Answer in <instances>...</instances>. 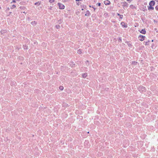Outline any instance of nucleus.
<instances>
[{"mask_svg":"<svg viewBox=\"0 0 158 158\" xmlns=\"http://www.w3.org/2000/svg\"><path fill=\"white\" fill-rule=\"evenodd\" d=\"M140 92L144 91L145 90V87L143 86H140L138 88Z\"/></svg>","mask_w":158,"mask_h":158,"instance_id":"f257e3e1","label":"nucleus"},{"mask_svg":"<svg viewBox=\"0 0 158 158\" xmlns=\"http://www.w3.org/2000/svg\"><path fill=\"white\" fill-rule=\"evenodd\" d=\"M145 36H143L142 35H140L139 37H138V38L139 40L141 41H143L144 40V38Z\"/></svg>","mask_w":158,"mask_h":158,"instance_id":"f03ea898","label":"nucleus"},{"mask_svg":"<svg viewBox=\"0 0 158 158\" xmlns=\"http://www.w3.org/2000/svg\"><path fill=\"white\" fill-rule=\"evenodd\" d=\"M59 8L61 9H64V6L61 3H58Z\"/></svg>","mask_w":158,"mask_h":158,"instance_id":"7ed1b4c3","label":"nucleus"},{"mask_svg":"<svg viewBox=\"0 0 158 158\" xmlns=\"http://www.w3.org/2000/svg\"><path fill=\"white\" fill-rule=\"evenodd\" d=\"M155 2L153 1H152L150 2L149 5L151 6H152L155 5Z\"/></svg>","mask_w":158,"mask_h":158,"instance_id":"20e7f679","label":"nucleus"},{"mask_svg":"<svg viewBox=\"0 0 158 158\" xmlns=\"http://www.w3.org/2000/svg\"><path fill=\"white\" fill-rule=\"evenodd\" d=\"M104 3L105 5H108L110 4V2L108 0H106L104 2Z\"/></svg>","mask_w":158,"mask_h":158,"instance_id":"39448f33","label":"nucleus"},{"mask_svg":"<svg viewBox=\"0 0 158 158\" xmlns=\"http://www.w3.org/2000/svg\"><path fill=\"white\" fill-rule=\"evenodd\" d=\"M121 24L123 27H127V25H125V23L124 22H122Z\"/></svg>","mask_w":158,"mask_h":158,"instance_id":"423d86ee","label":"nucleus"},{"mask_svg":"<svg viewBox=\"0 0 158 158\" xmlns=\"http://www.w3.org/2000/svg\"><path fill=\"white\" fill-rule=\"evenodd\" d=\"M122 4H123V6L124 7L127 6V5H128L127 3L126 2H122Z\"/></svg>","mask_w":158,"mask_h":158,"instance_id":"0eeeda50","label":"nucleus"},{"mask_svg":"<svg viewBox=\"0 0 158 158\" xmlns=\"http://www.w3.org/2000/svg\"><path fill=\"white\" fill-rule=\"evenodd\" d=\"M87 75L86 73H84L83 74H82V77H83L84 78H85L87 76Z\"/></svg>","mask_w":158,"mask_h":158,"instance_id":"6e6552de","label":"nucleus"},{"mask_svg":"<svg viewBox=\"0 0 158 158\" xmlns=\"http://www.w3.org/2000/svg\"><path fill=\"white\" fill-rule=\"evenodd\" d=\"M140 32L143 34H145L146 33V31L145 30V29H142L140 31Z\"/></svg>","mask_w":158,"mask_h":158,"instance_id":"1a4fd4ad","label":"nucleus"},{"mask_svg":"<svg viewBox=\"0 0 158 158\" xmlns=\"http://www.w3.org/2000/svg\"><path fill=\"white\" fill-rule=\"evenodd\" d=\"M148 10H153L154 9V7H152V6H149V7H148Z\"/></svg>","mask_w":158,"mask_h":158,"instance_id":"9d476101","label":"nucleus"},{"mask_svg":"<svg viewBox=\"0 0 158 158\" xmlns=\"http://www.w3.org/2000/svg\"><path fill=\"white\" fill-rule=\"evenodd\" d=\"M85 64L87 66H88L89 65V62L88 60L85 61Z\"/></svg>","mask_w":158,"mask_h":158,"instance_id":"9b49d317","label":"nucleus"},{"mask_svg":"<svg viewBox=\"0 0 158 158\" xmlns=\"http://www.w3.org/2000/svg\"><path fill=\"white\" fill-rule=\"evenodd\" d=\"M6 30H2L1 31V33L2 34H3V33H5V32H6Z\"/></svg>","mask_w":158,"mask_h":158,"instance_id":"f8f14e48","label":"nucleus"},{"mask_svg":"<svg viewBox=\"0 0 158 158\" xmlns=\"http://www.w3.org/2000/svg\"><path fill=\"white\" fill-rule=\"evenodd\" d=\"M77 52L79 54H81L82 53L81 50V49H79L78 50Z\"/></svg>","mask_w":158,"mask_h":158,"instance_id":"ddd939ff","label":"nucleus"},{"mask_svg":"<svg viewBox=\"0 0 158 158\" xmlns=\"http://www.w3.org/2000/svg\"><path fill=\"white\" fill-rule=\"evenodd\" d=\"M137 62L135 61H132L131 63V64L133 65H136L137 64Z\"/></svg>","mask_w":158,"mask_h":158,"instance_id":"4468645a","label":"nucleus"},{"mask_svg":"<svg viewBox=\"0 0 158 158\" xmlns=\"http://www.w3.org/2000/svg\"><path fill=\"white\" fill-rule=\"evenodd\" d=\"M59 88L60 90H62L64 89V87L62 86H60L59 87Z\"/></svg>","mask_w":158,"mask_h":158,"instance_id":"2eb2a0df","label":"nucleus"},{"mask_svg":"<svg viewBox=\"0 0 158 158\" xmlns=\"http://www.w3.org/2000/svg\"><path fill=\"white\" fill-rule=\"evenodd\" d=\"M56 27L57 29H59L60 28V26L59 25H56Z\"/></svg>","mask_w":158,"mask_h":158,"instance_id":"dca6fc26","label":"nucleus"},{"mask_svg":"<svg viewBox=\"0 0 158 158\" xmlns=\"http://www.w3.org/2000/svg\"><path fill=\"white\" fill-rule=\"evenodd\" d=\"M89 7H92V8H93L94 9V10H95L96 9V8H94V7H93V6H89Z\"/></svg>","mask_w":158,"mask_h":158,"instance_id":"f3484780","label":"nucleus"},{"mask_svg":"<svg viewBox=\"0 0 158 158\" xmlns=\"http://www.w3.org/2000/svg\"><path fill=\"white\" fill-rule=\"evenodd\" d=\"M54 1V0H49L50 2H51V3L53 2Z\"/></svg>","mask_w":158,"mask_h":158,"instance_id":"a211bd4d","label":"nucleus"},{"mask_svg":"<svg viewBox=\"0 0 158 158\" xmlns=\"http://www.w3.org/2000/svg\"><path fill=\"white\" fill-rule=\"evenodd\" d=\"M31 23L32 24H35V21L32 22H31Z\"/></svg>","mask_w":158,"mask_h":158,"instance_id":"6ab92c4d","label":"nucleus"},{"mask_svg":"<svg viewBox=\"0 0 158 158\" xmlns=\"http://www.w3.org/2000/svg\"><path fill=\"white\" fill-rule=\"evenodd\" d=\"M155 9L156 10H158V6H156V7H155Z\"/></svg>","mask_w":158,"mask_h":158,"instance_id":"aec40b11","label":"nucleus"},{"mask_svg":"<svg viewBox=\"0 0 158 158\" xmlns=\"http://www.w3.org/2000/svg\"><path fill=\"white\" fill-rule=\"evenodd\" d=\"M97 4L99 6H101V3H97Z\"/></svg>","mask_w":158,"mask_h":158,"instance_id":"412c9836","label":"nucleus"},{"mask_svg":"<svg viewBox=\"0 0 158 158\" xmlns=\"http://www.w3.org/2000/svg\"><path fill=\"white\" fill-rule=\"evenodd\" d=\"M24 48L25 49H27V46H25Z\"/></svg>","mask_w":158,"mask_h":158,"instance_id":"4be33fe9","label":"nucleus"},{"mask_svg":"<svg viewBox=\"0 0 158 158\" xmlns=\"http://www.w3.org/2000/svg\"><path fill=\"white\" fill-rule=\"evenodd\" d=\"M38 4V2H36V3H35V5H37V4Z\"/></svg>","mask_w":158,"mask_h":158,"instance_id":"5701e85b","label":"nucleus"},{"mask_svg":"<svg viewBox=\"0 0 158 158\" xmlns=\"http://www.w3.org/2000/svg\"><path fill=\"white\" fill-rule=\"evenodd\" d=\"M121 41V39L120 38H119V40H118V41Z\"/></svg>","mask_w":158,"mask_h":158,"instance_id":"b1692460","label":"nucleus"},{"mask_svg":"<svg viewBox=\"0 0 158 158\" xmlns=\"http://www.w3.org/2000/svg\"><path fill=\"white\" fill-rule=\"evenodd\" d=\"M81 0H76V1H81Z\"/></svg>","mask_w":158,"mask_h":158,"instance_id":"393cba45","label":"nucleus"},{"mask_svg":"<svg viewBox=\"0 0 158 158\" xmlns=\"http://www.w3.org/2000/svg\"><path fill=\"white\" fill-rule=\"evenodd\" d=\"M12 6L14 7H15V5H13Z\"/></svg>","mask_w":158,"mask_h":158,"instance_id":"a878e982","label":"nucleus"},{"mask_svg":"<svg viewBox=\"0 0 158 158\" xmlns=\"http://www.w3.org/2000/svg\"><path fill=\"white\" fill-rule=\"evenodd\" d=\"M13 2H15V0H13Z\"/></svg>","mask_w":158,"mask_h":158,"instance_id":"bb28decb","label":"nucleus"},{"mask_svg":"<svg viewBox=\"0 0 158 158\" xmlns=\"http://www.w3.org/2000/svg\"><path fill=\"white\" fill-rule=\"evenodd\" d=\"M63 1L64 2H65V1H66V0H63Z\"/></svg>","mask_w":158,"mask_h":158,"instance_id":"cd10ccee","label":"nucleus"},{"mask_svg":"<svg viewBox=\"0 0 158 158\" xmlns=\"http://www.w3.org/2000/svg\"><path fill=\"white\" fill-rule=\"evenodd\" d=\"M130 0H127V1H130Z\"/></svg>","mask_w":158,"mask_h":158,"instance_id":"c85d7f7f","label":"nucleus"},{"mask_svg":"<svg viewBox=\"0 0 158 158\" xmlns=\"http://www.w3.org/2000/svg\"><path fill=\"white\" fill-rule=\"evenodd\" d=\"M153 40H152V42H153Z\"/></svg>","mask_w":158,"mask_h":158,"instance_id":"c756f323","label":"nucleus"},{"mask_svg":"<svg viewBox=\"0 0 158 158\" xmlns=\"http://www.w3.org/2000/svg\"><path fill=\"white\" fill-rule=\"evenodd\" d=\"M157 2H158V0H157Z\"/></svg>","mask_w":158,"mask_h":158,"instance_id":"7c9ffc66","label":"nucleus"},{"mask_svg":"<svg viewBox=\"0 0 158 158\" xmlns=\"http://www.w3.org/2000/svg\"><path fill=\"white\" fill-rule=\"evenodd\" d=\"M23 13H25V12H24Z\"/></svg>","mask_w":158,"mask_h":158,"instance_id":"2f4dec72","label":"nucleus"}]
</instances>
